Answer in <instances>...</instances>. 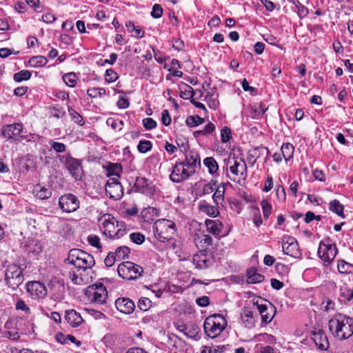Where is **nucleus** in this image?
Here are the masks:
<instances>
[{
    "instance_id": "obj_8",
    "label": "nucleus",
    "mask_w": 353,
    "mask_h": 353,
    "mask_svg": "<svg viewBox=\"0 0 353 353\" xmlns=\"http://www.w3.org/2000/svg\"><path fill=\"white\" fill-rule=\"evenodd\" d=\"M89 300L98 304L104 303L108 297V292L102 284L89 286L85 292Z\"/></svg>"
},
{
    "instance_id": "obj_2",
    "label": "nucleus",
    "mask_w": 353,
    "mask_h": 353,
    "mask_svg": "<svg viewBox=\"0 0 353 353\" xmlns=\"http://www.w3.org/2000/svg\"><path fill=\"white\" fill-rule=\"evenodd\" d=\"M228 176L232 181L241 183L247 177V165L240 154L232 151L227 162Z\"/></svg>"
},
{
    "instance_id": "obj_10",
    "label": "nucleus",
    "mask_w": 353,
    "mask_h": 353,
    "mask_svg": "<svg viewBox=\"0 0 353 353\" xmlns=\"http://www.w3.org/2000/svg\"><path fill=\"white\" fill-rule=\"evenodd\" d=\"M94 274L92 267H86L77 269V272H74L70 276L74 283L83 285L92 281Z\"/></svg>"
},
{
    "instance_id": "obj_62",
    "label": "nucleus",
    "mask_w": 353,
    "mask_h": 353,
    "mask_svg": "<svg viewBox=\"0 0 353 353\" xmlns=\"http://www.w3.org/2000/svg\"><path fill=\"white\" fill-rule=\"evenodd\" d=\"M258 212L259 209H255V214L253 218V222L256 227H259L263 223L261 216L258 214Z\"/></svg>"
},
{
    "instance_id": "obj_61",
    "label": "nucleus",
    "mask_w": 353,
    "mask_h": 353,
    "mask_svg": "<svg viewBox=\"0 0 353 353\" xmlns=\"http://www.w3.org/2000/svg\"><path fill=\"white\" fill-rule=\"evenodd\" d=\"M196 302L199 305L202 307L208 305L210 303L209 298L205 296L196 299Z\"/></svg>"
},
{
    "instance_id": "obj_35",
    "label": "nucleus",
    "mask_w": 353,
    "mask_h": 353,
    "mask_svg": "<svg viewBox=\"0 0 353 353\" xmlns=\"http://www.w3.org/2000/svg\"><path fill=\"white\" fill-rule=\"evenodd\" d=\"M338 270L341 273L350 274L353 272V265L344 261H340L338 263Z\"/></svg>"
},
{
    "instance_id": "obj_28",
    "label": "nucleus",
    "mask_w": 353,
    "mask_h": 353,
    "mask_svg": "<svg viewBox=\"0 0 353 353\" xmlns=\"http://www.w3.org/2000/svg\"><path fill=\"white\" fill-rule=\"evenodd\" d=\"M264 276L257 273L254 270H250L248 271L247 281L249 283H257L261 282Z\"/></svg>"
},
{
    "instance_id": "obj_39",
    "label": "nucleus",
    "mask_w": 353,
    "mask_h": 353,
    "mask_svg": "<svg viewBox=\"0 0 353 353\" xmlns=\"http://www.w3.org/2000/svg\"><path fill=\"white\" fill-rule=\"evenodd\" d=\"M203 122H204V119L197 115L190 116L186 119L187 125L189 126H191V127L197 125L200 123H203Z\"/></svg>"
},
{
    "instance_id": "obj_4",
    "label": "nucleus",
    "mask_w": 353,
    "mask_h": 353,
    "mask_svg": "<svg viewBox=\"0 0 353 353\" xmlns=\"http://www.w3.org/2000/svg\"><path fill=\"white\" fill-rule=\"evenodd\" d=\"M227 325L225 318L219 314L208 316L204 322V330L208 336L215 338L219 336Z\"/></svg>"
},
{
    "instance_id": "obj_6",
    "label": "nucleus",
    "mask_w": 353,
    "mask_h": 353,
    "mask_svg": "<svg viewBox=\"0 0 353 353\" xmlns=\"http://www.w3.org/2000/svg\"><path fill=\"white\" fill-rule=\"evenodd\" d=\"M156 232L160 240L170 239L175 234V224L168 219H159L154 223Z\"/></svg>"
},
{
    "instance_id": "obj_3",
    "label": "nucleus",
    "mask_w": 353,
    "mask_h": 353,
    "mask_svg": "<svg viewBox=\"0 0 353 353\" xmlns=\"http://www.w3.org/2000/svg\"><path fill=\"white\" fill-rule=\"evenodd\" d=\"M100 224L104 229V234L110 237L117 236L118 238L123 236L122 230L125 228V223L119 222L110 214H103L99 219Z\"/></svg>"
},
{
    "instance_id": "obj_59",
    "label": "nucleus",
    "mask_w": 353,
    "mask_h": 353,
    "mask_svg": "<svg viewBox=\"0 0 353 353\" xmlns=\"http://www.w3.org/2000/svg\"><path fill=\"white\" fill-rule=\"evenodd\" d=\"M89 243L97 248H100L99 238L96 235H90L88 238Z\"/></svg>"
},
{
    "instance_id": "obj_63",
    "label": "nucleus",
    "mask_w": 353,
    "mask_h": 353,
    "mask_svg": "<svg viewBox=\"0 0 353 353\" xmlns=\"http://www.w3.org/2000/svg\"><path fill=\"white\" fill-rule=\"evenodd\" d=\"M16 308L24 311L26 313L29 312V307L23 301H17L16 304Z\"/></svg>"
},
{
    "instance_id": "obj_20",
    "label": "nucleus",
    "mask_w": 353,
    "mask_h": 353,
    "mask_svg": "<svg viewBox=\"0 0 353 353\" xmlns=\"http://www.w3.org/2000/svg\"><path fill=\"white\" fill-rule=\"evenodd\" d=\"M23 130V127L19 123L6 125L3 128L2 134L5 137L14 139L15 136L19 134Z\"/></svg>"
},
{
    "instance_id": "obj_14",
    "label": "nucleus",
    "mask_w": 353,
    "mask_h": 353,
    "mask_svg": "<svg viewBox=\"0 0 353 353\" xmlns=\"http://www.w3.org/2000/svg\"><path fill=\"white\" fill-rule=\"evenodd\" d=\"M283 252L292 257L300 258L301 254L296 240L290 236H284L282 245Z\"/></svg>"
},
{
    "instance_id": "obj_22",
    "label": "nucleus",
    "mask_w": 353,
    "mask_h": 353,
    "mask_svg": "<svg viewBox=\"0 0 353 353\" xmlns=\"http://www.w3.org/2000/svg\"><path fill=\"white\" fill-rule=\"evenodd\" d=\"M207 230L214 235L219 234L222 230V224L218 220H206Z\"/></svg>"
},
{
    "instance_id": "obj_7",
    "label": "nucleus",
    "mask_w": 353,
    "mask_h": 353,
    "mask_svg": "<svg viewBox=\"0 0 353 353\" xmlns=\"http://www.w3.org/2000/svg\"><path fill=\"white\" fill-rule=\"evenodd\" d=\"M6 281L11 288H17L23 281L21 269L16 264L10 265L6 272Z\"/></svg>"
},
{
    "instance_id": "obj_57",
    "label": "nucleus",
    "mask_w": 353,
    "mask_h": 353,
    "mask_svg": "<svg viewBox=\"0 0 353 353\" xmlns=\"http://www.w3.org/2000/svg\"><path fill=\"white\" fill-rule=\"evenodd\" d=\"M117 79V74L112 70H106L105 80L108 82H112Z\"/></svg>"
},
{
    "instance_id": "obj_46",
    "label": "nucleus",
    "mask_w": 353,
    "mask_h": 353,
    "mask_svg": "<svg viewBox=\"0 0 353 353\" xmlns=\"http://www.w3.org/2000/svg\"><path fill=\"white\" fill-rule=\"evenodd\" d=\"M221 141L223 143L228 142L231 138V130L229 128L225 127L221 131Z\"/></svg>"
},
{
    "instance_id": "obj_47",
    "label": "nucleus",
    "mask_w": 353,
    "mask_h": 353,
    "mask_svg": "<svg viewBox=\"0 0 353 353\" xmlns=\"http://www.w3.org/2000/svg\"><path fill=\"white\" fill-rule=\"evenodd\" d=\"M217 96H214V94H208L206 95V99H207V101H208V103L210 105V107L212 108H216V106L218 105L219 104V101L217 100V98H216Z\"/></svg>"
},
{
    "instance_id": "obj_56",
    "label": "nucleus",
    "mask_w": 353,
    "mask_h": 353,
    "mask_svg": "<svg viewBox=\"0 0 353 353\" xmlns=\"http://www.w3.org/2000/svg\"><path fill=\"white\" fill-rule=\"evenodd\" d=\"M276 194L279 199L285 200V191L284 188L282 185L276 186Z\"/></svg>"
},
{
    "instance_id": "obj_64",
    "label": "nucleus",
    "mask_w": 353,
    "mask_h": 353,
    "mask_svg": "<svg viewBox=\"0 0 353 353\" xmlns=\"http://www.w3.org/2000/svg\"><path fill=\"white\" fill-rule=\"evenodd\" d=\"M162 122L164 125H168L170 123L171 119L168 110H164L162 113Z\"/></svg>"
},
{
    "instance_id": "obj_15",
    "label": "nucleus",
    "mask_w": 353,
    "mask_h": 353,
    "mask_svg": "<svg viewBox=\"0 0 353 353\" xmlns=\"http://www.w3.org/2000/svg\"><path fill=\"white\" fill-rule=\"evenodd\" d=\"M59 206L65 212L75 211L79 206V202L73 194H65L59 199Z\"/></svg>"
},
{
    "instance_id": "obj_43",
    "label": "nucleus",
    "mask_w": 353,
    "mask_h": 353,
    "mask_svg": "<svg viewBox=\"0 0 353 353\" xmlns=\"http://www.w3.org/2000/svg\"><path fill=\"white\" fill-rule=\"evenodd\" d=\"M108 125H110L112 129L121 130L123 125V121H116L113 118H108L106 121Z\"/></svg>"
},
{
    "instance_id": "obj_55",
    "label": "nucleus",
    "mask_w": 353,
    "mask_h": 353,
    "mask_svg": "<svg viewBox=\"0 0 353 353\" xmlns=\"http://www.w3.org/2000/svg\"><path fill=\"white\" fill-rule=\"evenodd\" d=\"M143 123L145 128L148 130L154 128L157 125L156 122L151 118H146L143 119Z\"/></svg>"
},
{
    "instance_id": "obj_53",
    "label": "nucleus",
    "mask_w": 353,
    "mask_h": 353,
    "mask_svg": "<svg viewBox=\"0 0 353 353\" xmlns=\"http://www.w3.org/2000/svg\"><path fill=\"white\" fill-rule=\"evenodd\" d=\"M117 106L119 108L125 109L128 108L130 102L128 99L124 97H121L117 101Z\"/></svg>"
},
{
    "instance_id": "obj_25",
    "label": "nucleus",
    "mask_w": 353,
    "mask_h": 353,
    "mask_svg": "<svg viewBox=\"0 0 353 353\" xmlns=\"http://www.w3.org/2000/svg\"><path fill=\"white\" fill-rule=\"evenodd\" d=\"M257 309L261 315V319L264 322H270L273 319L274 314L268 312V309L265 305L258 304Z\"/></svg>"
},
{
    "instance_id": "obj_36",
    "label": "nucleus",
    "mask_w": 353,
    "mask_h": 353,
    "mask_svg": "<svg viewBox=\"0 0 353 353\" xmlns=\"http://www.w3.org/2000/svg\"><path fill=\"white\" fill-rule=\"evenodd\" d=\"M217 182L211 181L209 183L205 184L202 189V195H210L214 192Z\"/></svg>"
},
{
    "instance_id": "obj_51",
    "label": "nucleus",
    "mask_w": 353,
    "mask_h": 353,
    "mask_svg": "<svg viewBox=\"0 0 353 353\" xmlns=\"http://www.w3.org/2000/svg\"><path fill=\"white\" fill-rule=\"evenodd\" d=\"M117 261L114 256V252H110L106 258L105 259L104 263L108 267H111L114 265V263Z\"/></svg>"
},
{
    "instance_id": "obj_9",
    "label": "nucleus",
    "mask_w": 353,
    "mask_h": 353,
    "mask_svg": "<svg viewBox=\"0 0 353 353\" xmlns=\"http://www.w3.org/2000/svg\"><path fill=\"white\" fill-rule=\"evenodd\" d=\"M117 271L119 276L123 279H134L141 275L143 269L132 262L126 261L119 265Z\"/></svg>"
},
{
    "instance_id": "obj_52",
    "label": "nucleus",
    "mask_w": 353,
    "mask_h": 353,
    "mask_svg": "<svg viewBox=\"0 0 353 353\" xmlns=\"http://www.w3.org/2000/svg\"><path fill=\"white\" fill-rule=\"evenodd\" d=\"M163 13V9L159 4H155L153 6L152 11V16L154 18H159Z\"/></svg>"
},
{
    "instance_id": "obj_24",
    "label": "nucleus",
    "mask_w": 353,
    "mask_h": 353,
    "mask_svg": "<svg viewBox=\"0 0 353 353\" xmlns=\"http://www.w3.org/2000/svg\"><path fill=\"white\" fill-rule=\"evenodd\" d=\"M34 193L40 199H46L51 196V191L50 190L41 187L39 185L34 187Z\"/></svg>"
},
{
    "instance_id": "obj_19",
    "label": "nucleus",
    "mask_w": 353,
    "mask_h": 353,
    "mask_svg": "<svg viewBox=\"0 0 353 353\" xmlns=\"http://www.w3.org/2000/svg\"><path fill=\"white\" fill-rule=\"evenodd\" d=\"M117 308L125 314H130L134 310V303L128 299H119L116 301Z\"/></svg>"
},
{
    "instance_id": "obj_38",
    "label": "nucleus",
    "mask_w": 353,
    "mask_h": 353,
    "mask_svg": "<svg viewBox=\"0 0 353 353\" xmlns=\"http://www.w3.org/2000/svg\"><path fill=\"white\" fill-rule=\"evenodd\" d=\"M63 79L66 85L70 87H74L77 81V75L73 72L65 74L63 77Z\"/></svg>"
},
{
    "instance_id": "obj_29",
    "label": "nucleus",
    "mask_w": 353,
    "mask_h": 353,
    "mask_svg": "<svg viewBox=\"0 0 353 353\" xmlns=\"http://www.w3.org/2000/svg\"><path fill=\"white\" fill-rule=\"evenodd\" d=\"M343 205L338 200L335 199L330 203V210L343 218Z\"/></svg>"
},
{
    "instance_id": "obj_17",
    "label": "nucleus",
    "mask_w": 353,
    "mask_h": 353,
    "mask_svg": "<svg viewBox=\"0 0 353 353\" xmlns=\"http://www.w3.org/2000/svg\"><path fill=\"white\" fill-rule=\"evenodd\" d=\"M27 290L32 295L39 299L44 298L47 294V289L45 285L38 281L29 283L27 285Z\"/></svg>"
},
{
    "instance_id": "obj_32",
    "label": "nucleus",
    "mask_w": 353,
    "mask_h": 353,
    "mask_svg": "<svg viewBox=\"0 0 353 353\" xmlns=\"http://www.w3.org/2000/svg\"><path fill=\"white\" fill-rule=\"evenodd\" d=\"M199 210L201 212L205 213L209 216H216L219 214V211L215 206L207 204H200Z\"/></svg>"
},
{
    "instance_id": "obj_23",
    "label": "nucleus",
    "mask_w": 353,
    "mask_h": 353,
    "mask_svg": "<svg viewBox=\"0 0 353 353\" xmlns=\"http://www.w3.org/2000/svg\"><path fill=\"white\" fill-rule=\"evenodd\" d=\"M225 185L223 183H216L214 192L212 196V199L216 204L223 201L224 193H225Z\"/></svg>"
},
{
    "instance_id": "obj_1",
    "label": "nucleus",
    "mask_w": 353,
    "mask_h": 353,
    "mask_svg": "<svg viewBox=\"0 0 353 353\" xmlns=\"http://www.w3.org/2000/svg\"><path fill=\"white\" fill-rule=\"evenodd\" d=\"M329 330L337 339H347L353 334V319L338 314L329 321Z\"/></svg>"
},
{
    "instance_id": "obj_31",
    "label": "nucleus",
    "mask_w": 353,
    "mask_h": 353,
    "mask_svg": "<svg viewBox=\"0 0 353 353\" xmlns=\"http://www.w3.org/2000/svg\"><path fill=\"white\" fill-rule=\"evenodd\" d=\"M47 62V59L43 56H35L32 57L29 61L30 65L34 68L43 67Z\"/></svg>"
},
{
    "instance_id": "obj_30",
    "label": "nucleus",
    "mask_w": 353,
    "mask_h": 353,
    "mask_svg": "<svg viewBox=\"0 0 353 353\" xmlns=\"http://www.w3.org/2000/svg\"><path fill=\"white\" fill-rule=\"evenodd\" d=\"M27 247L30 252L36 254L41 253L43 249L42 243L35 240L30 241L28 244H27Z\"/></svg>"
},
{
    "instance_id": "obj_42",
    "label": "nucleus",
    "mask_w": 353,
    "mask_h": 353,
    "mask_svg": "<svg viewBox=\"0 0 353 353\" xmlns=\"http://www.w3.org/2000/svg\"><path fill=\"white\" fill-rule=\"evenodd\" d=\"M138 306L141 310L147 311L152 307V301L148 298H142L139 300Z\"/></svg>"
},
{
    "instance_id": "obj_44",
    "label": "nucleus",
    "mask_w": 353,
    "mask_h": 353,
    "mask_svg": "<svg viewBox=\"0 0 353 353\" xmlns=\"http://www.w3.org/2000/svg\"><path fill=\"white\" fill-rule=\"evenodd\" d=\"M223 346L209 347L204 346L201 350V353H221Z\"/></svg>"
},
{
    "instance_id": "obj_58",
    "label": "nucleus",
    "mask_w": 353,
    "mask_h": 353,
    "mask_svg": "<svg viewBox=\"0 0 353 353\" xmlns=\"http://www.w3.org/2000/svg\"><path fill=\"white\" fill-rule=\"evenodd\" d=\"M273 179L272 176H268L267 180L265 182L263 191L268 192L273 188Z\"/></svg>"
},
{
    "instance_id": "obj_13",
    "label": "nucleus",
    "mask_w": 353,
    "mask_h": 353,
    "mask_svg": "<svg viewBox=\"0 0 353 353\" xmlns=\"http://www.w3.org/2000/svg\"><path fill=\"white\" fill-rule=\"evenodd\" d=\"M336 253L337 250L335 245L325 243H320L318 254L325 263L330 264L335 258Z\"/></svg>"
},
{
    "instance_id": "obj_60",
    "label": "nucleus",
    "mask_w": 353,
    "mask_h": 353,
    "mask_svg": "<svg viewBox=\"0 0 353 353\" xmlns=\"http://www.w3.org/2000/svg\"><path fill=\"white\" fill-rule=\"evenodd\" d=\"M131 239L137 244H141L144 241V236L140 234H132Z\"/></svg>"
},
{
    "instance_id": "obj_33",
    "label": "nucleus",
    "mask_w": 353,
    "mask_h": 353,
    "mask_svg": "<svg viewBox=\"0 0 353 353\" xmlns=\"http://www.w3.org/2000/svg\"><path fill=\"white\" fill-rule=\"evenodd\" d=\"M108 176L110 178H118L121 172V167L119 164H111L108 168Z\"/></svg>"
},
{
    "instance_id": "obj_54",
    "label": "nucleus",
    "mask_w": 353,
    "mask_h": 353,
    "mask_svg": "<svg viewBox=\"0 0 353 353\" xmlns=\"http://www.w3.org/2000/svg\"><path fill=\"white\" fill-rule=\"evenodd\" d=\"M242 87H243V89L245 90V91H247V92H250V94H254L255 92H256V89L252 87V86H250L249 85V83L248 81H247L246 79H244L242 81Z\"/></svg>"
},
{
    "instance_id": "obj_41",
    "label": "nucleus",
    "mask_w": 353,
    "mask_h": 353,
    "mask_svg": "<svg viewBox=\"0 0 353 353\" xmlns=\"http://www.w3.org/2000/svg\"><path fill=\"white\" fill-rule=\"evenodd\" d=\"M31 74L28 70H22L14 75V79L16 81H21L28 80L30 78Z\"/></svg>"
},
{
    "instance_id": "obj_27",
    "label": "nucleus",
    "mask_w": 353,
    "mask_h": 353,
    "mask_svg": "<svg viewBox=\"0 0 353 353\" xmlns=\"http://www.w3.org/2000/svg\"><path fill=\"white\" fill-rule=\"evenodd\" d=\"M207 262V256L205 253L201 252L193 256V263L199 268H205Z\"/></svg>"
},
{
    "instance_id": "obj_34",
    "label": "nucleus",
    "mask_w": 353,
    "mask_h": 353,
    "mask_svg": "<svg viewBox=\"0 0 353 353\" xmlns=\"http://www.w3.org/2000/svg\"><path fill=\"white\" fill-rule=\"evenodd\" d=\"M114 253V256L118 261L123 260L130 253V250L128 247L123 246L118 248Z\"/></svg>"
},
{
    "instance_id": "obj_45",
    "label": "nucleus",
    "mask_w": 353,
    "mask_h": 353,
    "mask_svg": "<svg viewBox=\"0 0 353 353\" xmlns=\"http://www.w3.org/2000/svg\"><path fill=\"white\" fill-rule=\"evenodd\" d=\"M197 160V154H190L189 157H186V161L184 163H185L186 166H191L192 169L195 170Z\"/></svg>"
},
{
    "instance_id": "obj_37",
    "label": "nucleus",
    "mask_w": 353,
    "mask_h": 353,
    "mask_svg": "<svg viewBox=\"0 0 353 353\" xmlns=\"http://www.w3.org/2000/svg\"><path fill=\"white\" fill-rule=\"evenodd\" d=\"M204 164L208 168L210 173H214L218 170V164L212 157L206 158L204 160Z\"/></svg>"
},
{
    "instance_id": "obj_12",
    "label": "nucleus",
    "mask_w": 353,
    "mask_h": 353,
    "mask_svg": "<svg viewBox=\"0 0 353 353\" xmlns=\"http://www.w3.org/2000/svg\"><path fill=\"white\" fill-rule=\"evenodd\" d=\"M61 160L75 179L79 180L82 177L83 170L80 163L77 159L69 156H63Z\"/></svg>"
},
{
    "instance_id": "obj_16",
    "label": "nucleus",
    "mask_w": 353,
    "mask_h": 353,
    "mask_svg": "<svg viewBox=\"0 0 353 353\" xmlns=\"http://www.w3.org/2000/svg\"><path fill=\"white\" fill-rule=\"evenodd\" d=\"M105 191L110 198L116 200L121 198L123 194L122 186L115 177L109 179L106 184Z\"/></svg>"
},
{
    "instance_id": "obj_21",
    "label": "nucleus",
    "mask_w": 353,
    "mask_h": 353,
    "mask_svg": "<svg viewBox=\"0 0 353 353\" xmlns=\"http://www.w3.org/2000/svg\"><path fill=\"white\" fill-rule=\"evenodd\" d=\"M66 321L72 327H77L82 323L83 319L79 314L75 310H70L66 312L65 314Z\"/></svg>"
},
{
    "instance_id": "obj_48",
    "label": "nucleus",
    "mask_w": 353,
    "mask_h": 353,
    "mask_svg": "<svg viewBox=\"0 0 353 353\" xmlns=\"http://www.w3.org/2000/svg\"><path fill=\"white\" fill-rule=\"evenodd\" d=\"M152 144L149 141H142L138 145V150L143 153H145L150 150Z\"/></svg>"
},
{
    "instance_id": "obj_26",
    "label": "nucleus",
    "mask_w": 353,
    "mask_h": 353,
    "mask_svg": "<svg viewBox=\"0 0 353 353\" xmlns=\"http://www.w3.org/2000/svg\"><path fill=\"white\" fill-rule=\"evenodd\" d=\"M294 147L290 143H284L281 147V152L283 159L287 161L293 157Z\"/></svg>"
},
{
    "instance_id": "obj_11",
    "label": "nucleus",
    "mask_w": 353,
    "mask_h": 353,
    "mask_svg": "<svg viewBox=\"0 0 353 353\" xmlns=\"http://www.w3.org/2000/svg\"><path fill=\"white\" fill-rule=\"evenodd\" d=\"M194 172V169H192L191 166H186L185 163H176L170 175V178L173 181L180 182L189 177Z\"/></svg>"
},
{
    "instance_id": "obj_18",
    "label": "nucleus",
    "mask_w": 353,
    "mask_h": 353,
    "mask_svg": "<svg viewBox=\"0 0 353 353\" xmlns=\"http://www.w3.org/2000/svg\"><path fill=\"white\" fill-rule=\"evenodd\" d=\"M312 339L319 349L325 350L329 347V342L324 332L319 330L312 333Z\"/></svg>"
},
{
    "instance_id": "obj_40",
    "label": "nucleus",
    "mask_w": 353,
    "mask_h": 353,
    "mask_svg": "<svg viewBox=\"0 0 353 353\" xmlns=\"http://www.w3.org/2000/svg\"><path fill=\"white\" fill-rule=\"evenodd\" d=\"M261 206L263 210V214L265 219H268L272 211L271 204L266 200H263L261 202Z\"/></svg>"
},
{
    "instance_id": "obj_49",
    "label": "nucleus",
    "mask_w": 353,
    "mask_h": 353,
    "mask_svg": "<svg viewBox=\"0 0 353 353\" xmlns=\"http://www.w3.org/2000/svg\"><path fill=\"white\" fill-rule=\"evenodd\" d=\"M70 115L72 117V119L74 120V121L80 125H83V121L82 117L76 112L74 110H69Z\"/></svg>"
},
{
    "instance_id": "obj_5",
    "label": "nucleus",
    "mask_w": 353,
    "mask_h": 353,
    "mask_svg": "<svg viewBox=\"0 0 353 353\" xmlns=\"http://www.w3.org/2000/svg\"><path fill=\"white\" fill-rule=\"evenodd\" d=\"M68 260L70 263L74 265L77 269L92 267L94 265L93 256L79 249L71 250L69 252Z\"/></svg>"
},
{
    "instance_id": "obj_50",
    "label": "nucleus",
    "mask_w": 353,
    "mask_h": 353,
    "mask_svg": "<svg viewBox=\"0 0 353 353\" xmlns=\"http://www.w3.org/2000/svg\"><path fill=\"white\" fill-rule=\"evenodd\" d=\"M268 108L265 107L263 103H260L259 109L256 108L253 109V115L252 117L256 118L260 114H265L267 111Z\"/></svg>"
}]
</instances>
